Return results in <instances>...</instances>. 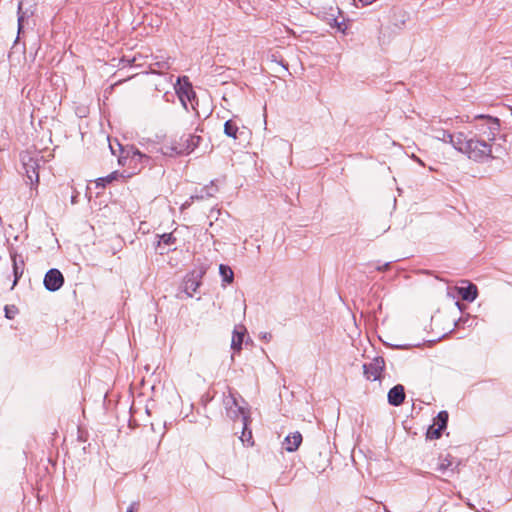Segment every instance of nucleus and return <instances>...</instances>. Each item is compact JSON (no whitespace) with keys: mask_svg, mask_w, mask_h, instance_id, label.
<instances>
[{"mask_svg":"<svg viewBox=\"0 0 512 512\" xmlns=\"http://www.w3.org/2000/svg\"><path fill=\"white\" fill-rule=\"evenodd\" d=\"M449 143L459 152L474 161H484L492 156V144L488 140L476 135L468 138L463 132L446 134Z\"/></svg>","mask_w":512,"mask_h":512,"instance_id":"1","label":"nucleus"},{"mask_svg":"<svg viewBox=\"0 0 512 512\" xmlns=\"http://www.w3.org/2000/svg\"><path fill=\"white\" fill-rule=\"evenodd\" d=\"M121 152L118 157V163L121 166H127L128 170L124 171L125 177H131L139 173L148 163L149 157L142 154L133 147L123 148L118 142L115 143Z\"/></svg>","mask_w":512,"mask_h":512,"instance_id":"2","label":"nucleus"},{"mask_svg":"<svg viewBox=\"0 0 512 512\" xmlns=\"http://www.w3.org/2000/svg\"><path fill=\"white\" fill-rule=\"evenodd\" d=\"M461 122L472 123L476 121L475 130L476 136L488 140L490 142H494L496 139V135L500 130L499 120L492 116L487 115H476L472 119L470 116H465L460 118Z\"/></svg>","mask_w":512,"mask_h":512,"instance_id":"3","label":"nucleus"},{"mask_svg":"<svg viewBox=\"0 0 512 512\" xmlns=\"http://www.w3.org/2000/svg\"><path fill=\"white\" fill-rule=\"evenodd\" d=\"M201 137L193 134H185L179 139H173L162 146V153L166 156H178L190 154L199 145Z\"/></svg>","mask_w":512,"mask_h":512,"instance_id":"4","label":"nucleus"},{"mask_svg":"<svg viewBox=\"0 0 512 512\" xmlns=\"http://www.w3.org/2000/svg\"><path fill=\"white\" fill-rule=\"evenodd\" d=\"M41 157L38 152H24L21 154V162L27 183L31 186L37 185L39 182V168Z\"/></svg>","mask_w":512,"mask_h":512,"instance_id":"5","label":"nucleus"},{"mask_svg":"<svg viewBox=\"0 0 512 512\" xmlns=\"http://www.w3.org/2000/svg\"><path fill=\"white\" fill-rule=\"evenodd\" d=\"M176 93L184 106L187 107V101H191V99L195 96V93L192 89L191 84L188 82L186 77L178 78L177 83L175 85Z\"/></svg>","mask_w":512,"mask_h":512,"instance_id":"6","label":"nucleus"},{"mask_svg":"<svg viewBox=\"0 0 512 512\" xmlns=\"http://www.w3.org/2000/svg\"><path fill=\"white\" fill-rule=\"evenodd\" d=\"M64 283V278L61 272L57 269L49 270L44 278L45 288L49 291L59 290Z\"/></svg>","mask_w":512,"mask_h":512,"instance_id":"7","label":"nucleus"},{"mask_svg":"<svg viewBox=\"0 0 512 512\" xmlns=\"http://www.w3.org/2000/svg\"><path fill=\"white\" fill-rule=\"evenodd\" d=\"M383 368L384 360L382 358H375L370 364L363 366L366 378L372 381L380 378Z\"/></svg>","mask_w":512,"mask_h":512,"instance_id":"8","label":"nucleus"},{"mask_svg":"<svg viewBox=\"0 0 512 512\" xmlns=\"http://www.w3.org/2000/svg\"><path fill=\"white\" fill-rule=\"evenodd\" d=\"M238 411L242 415L243 420V431L240 437V440L243 444L248 446L253 445L252 442V432L248 429V425L250 423V413L249 410L245 407L238 406Z\"/></svg>","mask_w":512,"mask_h":512,"instance_id":"9","label":"nucleus"},{"mask_svg":"<svg viewBox=\"0 0 512 512\" xmlns=\"http://www.w3.org/2000/svg\"><path fill=\"white\" fill-rule=\"evenodd\" d=\"M247 330L244 325H236L234 327L233 333H232V339H231V348L235 352H239L242 349V344L244 341V336L246 334Z\"/></svg>","mask_w":512,"mask_h":512,"instance_id":"10","label":"nucleus"},{"mask_svg":"<svg viewBox=\"0 0 512 512\" xmlns=\"http://www.w3.org/2000/svg\"><path fill=\"white\" fill-rule=\"evenodd\" d=\"M405 399L404 387L402 385H396L391 388L388 392V402L393 406H399Z\"/></svg>","mask_w":512,"mask_h":512,"instance_id":"11","label":"nucleus"},{"mask_svg":"<svg viewBox=\"0 0 512 512\" xmlns=\"http://www.w3.org/2000/svg\"><path fill=\"white\" fill-rule=\"evenodd\" d=\"M302 443V435L299 432H293L287 435L283 441V446L286 451H296Z\"/></svg>","mask_w":512,"mask_h":512,"instance_id":"12","label":"nucleus"},{"mask_svg":"<svg viewBox=\"0 0 512 512\" xmlns=\"http://www.w3.org/2000/svg\"><path fill=\"white\" fill-rule=\"evenodd\" d=\"M455 290L458 292V294L461 296L463 300L469 302H473L478 295L477 287L472 283H468V286L466 287H455Z\"/></svg>","mask_w":512,"mask_h":512,"instance_id":"13","label":"nucleus"},{"mask_svg":"<svg viewBox=\"0 0 512 512\" xmlns=\"http://www.w3.org/2000/svg\"><path fill=\"white\" fill-rule=\"evenodd\" d=\"M454 462L453 458L450 455H446L439 458L437 470L442 474H447L448 472L454 471Z\"/></svg>","mask_w":512,"mask_h":512,"instance_id":"14","label":"nucleus"},{"mask_svg":"<svg viewBox=\"0 0 512 512\" xmlns=\"http://www.w3.org/2000/svg\"><path fill=\"white\" fill-rule=\"evenodd\" d=\"M11 259H12V266H13V273H14V282H13V287H14L17 284L18 280L23 275L24 263L22 260H20V261L17 260V255L15 253L11 254Z\"/></svg>","mask_w":512,"mask_h":512,"instance_id":"15","label":"nucleus"},{"mask_svg":"<svg viewBox=\"0 0 512 512\" xmlns=\"http://www.w3.org/2000/svg\"><path fill=\"white\" fill-rule=\"evenodd\" d=\"M199 285H200V282L197 279V277H195L194 274H191L185 280L184 290L189 297H192L193 293L196 292Z\"/></svg>","mask_w":512,"mask_h":512,"instance_id":"16","label":"nucleus"},{"mask_svg":"<svg viewBox=\"0 0 512 512\" xmlns=\"http://www.w3.org/2000/svg\"><path fill=\"white\" fill-rule=\"evenodd\" d=\"M219 273L222 277L223 282H226L228 284L233 282L234 273L229 266L221 264L219 267Z\"/></svg>","mask_w":512,"mask_h":512,"instance_id":"17","label":"nucleus"},{"mask_svg":"<svg viewBox=\"0 0 512 512\" xmlns=\"http://www.w3.org/2000/svg\"><path fill=\"white\" fill-rule=\"evenodd\" d=\"M238 130V126L232 120H228L225 122L224 133L226 136L231 137L233 139H237Z\"/></svg>","mask_w":512,"mask_h":512,"instance_id":"18","label":"nucleus"},{"mask_svg":"<svg viewBox=\"0 0 512 512\" xmlns=\"http://www.w3.org/2000/svg\"><path fill=\"white\" fill-rule=\"evenodd\" d=\"M327 23L332 27L336 28L338 31L345 33L347 29V25L344 20L339 21L334 15H331L327 18Z\"/></svg>","mask_w":512,"mask_h":512,"instance_id":"19","label":"nucleus"},{"mask_svg":"<svg viewBox=\"0 0 512 512\" xmlns=\"http://www.w3.org/2000/svg\"><path fill=\"white\" fill-rule=\"evenodd\" d=\"M448 421V413L446 411H441L438 413L437 417L434 419L433 426L438 427L440 430L446 428Z\"/></svg>","mask_w":512,"mask_h":512,"instance_id":"20","label":"nucleus"},{"mask_svg":"<svg viewBox=\"0 0 512 512\" xmlns=\"http://www.w3.org/2000/svg\"><path fill=\"white\" fill-rule=\"evenodd\" d=\"M118 177H125L124 173L119 174L118 172H112L111 174H109L106 177L97 179L96 185L105 187L106 184L111 183L112 181L116 180Z\"/></svg>","mask_w":512,"mask_h":512,"instance_id":"21","label":"nucleus"},{"mask_svg":"<svg viewBox=\"0 0 512 512\" xmlns=\"http://www.w3.org/2000/svg\"><path fill=\"white\" fill-rule=\"evenodd\" d=\"M442 430H440L438 427H435L431 425L427 431V436L430 439H438L441 436Z\"/></svg>","mask_w":512,"mask_h":512,"instance_id":"22","label":"nucleus"},{"mask_svg":"<svg viewBox=\"0 0 512 512\" xmlns=\"http://www.w3.org/2000/svg\"><path fill=\"white\" fill-rule=\"evenodd\" d=\"M22 5H23L22 2H20L18 5V30H19V32L22 29L23 21L25 18V13L22 12Z\"/></svg>","mask_w":512,"mask_h":512,"instance_id":"23","label":"nucleus"},{"mask_svg":"<svg viewBox=\"0 0 512 512\" xmlns=\"http://www.w3.org/2000/svg\"><path fill=\"white\" fill-rule=\"evenodd\" d=\"M174 237L172 236V234H163L161 236V241L167 245L171 244L174 242Z\"/></svg>","mask_w":512,"mask_h":512,"instance_id":"24","label":"nucleus"},{"mask_svg":"<svg viewBox=\"0 0 512 512\" xmlns=\"http://www.w3.org/2000/svg\"><path fill=\"white\" fill-rule=\"evenodd\" d=\"M156 64H157L160 68H162V69L169 68V63H168V61H165V62H163V63H159V62H157Z\"/></svg>","mask_w":512,"mask_h":512,"instance_id":"25","label":"nucleus"},{"mask_svg":"<svg viewBox=\"0 0 512 512\" xmlns=\"http://www.w3.org/2000/svg\"><path fill=\"white\" fill-rule=\"evenodd\" d=\"M411 158H412L414 161H416L418 164H420V165L424 166V162H423L419 157H417L416 155H414V154H413V155L411 156Z\"/></svg>","mask_w":512,"mask_h":512,"instance_id":"26","label":"nucleus"},{"mask_svg":"<svg viewBox=\"0 0 512 512\" xmlns=\"http://www.w3.org/2000/svg\"><path fill=\"white\" fill-rule=\"evenodd\" d=\"M444 133L449 134L448 132L443 131V135H440L439 139H441L444 142H448L449 143V140H448L447 136L444 135Z\"/></svg>","mask_w":512,"mask_h":512,"instance_id":"27","label":"nucleus"},{"mask_svg":"<svg viewBox=\"0 0 512 512\" xmlns=\"http://www.w3.org/2000/svg\"><path fill=\"white\" fill-rule=\"evenodd\" d=\"M109 147H110V150H111L112 154L116 155V148H115L114 144L110 143Z\"/></svg>","mask_w":512,"mask_h":512,"instance_id":"28","label":"nucleus"},{"mask_svg":"<svg viewBox=\"0 0 512 512\" xmlns=\"http://www.w3.org/2000/svg\"><path fill=\"white\" fill-rule=\"evenodd\" d=\"M262 338L269 341L271 339V335L269 333H265Z\"/></svg>","mask_w":512,"mask_h":512,"instance_id":"29","label":"nucleus"},{"mask_svg":"<svg viewBox=\"0 0 512 512\" xmlns=\"http://www.w3.org/2000/svg\"><path fill=\"white\" fill-rule=\"evenodd\" d=\"M126 512H134L133 507H132V506H131V507H129V508H128V510H127Z\"/></svg>","mask_w":512,"mask_h":512,"instance_id":"30","label":"nucleus"}]
</instances>
